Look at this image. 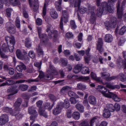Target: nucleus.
<instances>
[{"label": "nucleus", "instance_id": "nucleus-1", "mask_svg": "<svg viewBox=\"0 0 126 126\" xmlns=\"http://www.w3.org/2000/svg\"><path fill=\"white\" fill-rule=\"evenodd\" d=\"M115 1V0H108L107 2L105 1L102 2L101 6L106 11H108L110 13L112 12L114 9Z\"/></svg>", "mask_w": 126, "mask_h": 126}, {"label": "nucleus", "instance_id": "nucleus-2", "mask_svg": "<svg viewBox=\"0 0 126 126\" xmlns=\"http://www.w3.org/2000/svg\"><path fill=\"white\" fill-rule=\"evenodd\" d=\"M81 0H71L70 3L73 6L74 5L75 8L77 7L79 12L81 14H83L85 13H87V9L84 7L80 8Z\"/></svg>", "mask_w": 126, "mask_h": 126}, {"label": "nucleus", "instance_id": "nucleus-3", "mask_svg": "<svg viewBox=\"0 0 126 126\" xmlns=\"http://www.w3.org/2000/svg\"><path fill=\"white\" fill-rule=\"evenodd\" d=\"M62 13L63 16L61 18L60 23V28L61 32H63V21L64 22H67L69 16V14L66 10L63 11Z\"/></svg>", "mask_w": 126, "mask_h": 126}, {"label": "nucleus", "instance_id": "nucleus-4", "mask_svg": "<svg viewBox=\"0 0 126 126\" xmlns=\"http://www.w3.org/2000/svg\"><path fill=\"white\" fill-rule=\"evenodd\" d=\"M5 39L7 44L8 41H9L10 44L12 46H8V50L11 52H13L14 49V46L15 44V40L14 37L12 36H6L5 37Z\"/></svg>", "mask_w": 126, "mask_h": 126}, {"label": "nucleus", "instance_id": "nucleus-5", "mask_svg": "<svg viewBox=\"0 0 126 126\" xmlns=\"http://www.w3.org/2000/svg\"><path fill=\"white\" fill-rule=\"evenodd\" d=\"M6 28L9 32L11 34H14L16 32L15 26L11 22L7 23L6 24Z\"/></svg>", "mask_w": 126, "mask_h": 126}, {"label": "nucleus", "instance_id": "nucleus-6", "mask_svg": "<svg viewBox=\"0 0 126 126\" xmlns=\"http://www.w3.org/2000/svg\"><path fill=\"white\" fill-rule=\"evenodd\" d=\"M97 89L104 96L107 97L109 94V93L110 92L108 91L107 89L106 88L101 85L98 86Z\"/></svg>", "mask_w": 126, "mask_h": 126}, {"label": "nucleus", "instance_id": "nucleus-7", "mask_svg": "<svg viewBox=\"0 0 126 126\" xmlns=\"http://www.w3.org/2000/svg\"><path fill=\"white\" fill-rule=\"evenodd\" d=\"M71 87L68 86H65L63 87L61 90V92L62 94H64L66 91H68V95L70 96H73L75 94V93L70 91Z\"/></svg>", "mask_w": 126, "mask_h": 126}, {"label": "nucleus", "instance_id": "nucleus-8", "mask_svg": "<svg viewBox=\"0 0 126 126\" xmlns=\"http://www.w3.org/2000/svg\"><path fill=\"white\" fill-rule=\"evenodd\" d=\"M103 40L101 38H98L97 43L96 44V49L98 50L99 53H102L104 49L103 46Z\"/></svg>", "mask_w": 126, "mask_h": 126}, {"label": "nucleus", "instance_id": "nucleus-9", "mask_svg": "<svg viewBox=\"0 0 126 126\" xmlns=\"http://www.w3.org/2000/svg\"><path fill=\"white\" fill-rule=\"evenodd\" d=\"M9 120L8 116L6 114H3L0 117V125L2 126L6 123Z\"/></svg>", "mask_w": 126, "mask_h": 126}, {"label": "nucleus", "instance_id": "nucleus-10", "mask_svg": "<svg viewBox=\"0 0 126 126\" xmlns=\"http://www.w3.org/2000/svg\"><path fill=\"white\" fill-rule=\"evenodd\" d=\"M53 28L52 26L50 24H48L47 25V28L46 30V32L47 33L48 36L49 38L51 39L52 36V32L53 30Z\"/></svg>", "mask_w": 126, "mask_h": 126}, {"label": "nucleus", "instance_id": "nucleus-11", "mask_svg": "<svg viewBox=\"0 0 126 126\" xmlns=\"http://www.w3.org/2000/svg\"><path fill=\"white\" fill-rule=\"evenodd\" d=\"M107 97L112 98L113 100L116 102H119L121 100L120 98L118 97L116 94H114L111 92L109 93V94Z\"/></svg>", "mask_w": 126, "mask_h": 126}, {"label": "nucleus", "instance_id": "nucleus-12", "mask_svg": "<svg viewBox=\"0 0 126 126\" xmlns=\"http://www.w3.org/2000/svg\"><path fill=\"white\" fill-rule=\"evenodd\" d=\"M38 112L40 115L43 116L45 118H47L48 117L47 113L44 108H39Z\"/></svg>", "mask_w": 126, "mask_h": 126}, {"label": "nucleus", "instance_id": "nucleus-13", "mask_svg": "<svg viewBox=\"0 0 126 126\" xmlns=\"http://www.w3.org/2000/svg\"><path fill=\"white\" fill-rule=\"evenodd\" d=\"M15 89V87L13 86H12L8 90V92H13V93L10 94L8 96L7 98L9 99H11L12 98V96L14 94H16L17 92V91H14Z\"/></svg>", "mask_w": 126, "mask_h": 126}, {"label": "nucleus", "instance_id": "nucleus-14", "mask_svg": "<svg viewBox=\"0 0 126 126\" xmlns=\"http://www.w3.org/2000/svg\"><path fill=\"white\" fill-rule=\"evenodd\" d=\"M16 53L17 57L20 59L25 60H26L27 58V57L26 58L25 56L22 54L19 50L17 49L16 51Z\"/></svg>", "mask_w": 126, "mask_h": 126}, {"label": "nucleus", "instance_id": "nucleus-15", "mask_svg": "<svg viewBox=\"0 0 126 126\" xmlns=\"http://www.w3.org/2000/svg\"><path fill=\"white\" fill-rule=\"evenodd\" d=\"M19 110H14V111L12 114V115L15 116L16 118L18 120H19L22 118L23 115L20 113L19 111Z\"/></svg>", "mask_w": 126, "mask_h": 126}, {"label": "nucleus", "instance_id": "nucleus-16", "mask_svg": "<svg viewBox=\"0 0 126 126\" xmlns=\"http://www.w3.org/2000/svg\"><path fill=\"white\" fill-rule=\"evenodd\" d=\"M113 37L110 34H108L105 35L104 37V40L105 42L110 43L113 41Z\"/></svg>", "mask_w": 126, "mask_h": 126}, {"label": "nucleus", "instance_id": "nucleus-17", "mask_svg": "<svg viewBox=\"0 0 126 126\" xmlns=\"http://www.w3.org/2000/svg\"><path fill=\"white\" fill-rule=\"evenodd\" d=\"M62 108L59 105H58L56 107L52 110V113L54 115H57L60 113L61 112Z\"/></svg>", "mask_w": 126, "mask_h": 126}, {"label": "nucleus", "instance_id": "nucleus-18", "mask_svg": "<svg viewBox=\"0 0 126 126\" xmlns=\"http://www.w3.org/2000/svg\"><path fill=\"white\" fill-rule=\"evenodd\" d=\"M50 68L48 71V73L52 75H56L57 74V72L56 69L51 65L49 66Z\"/></svg>", "mask_w": 126, "mask_h": 126}, {"label": "nucleus", "instance_id": "nucleus-19", "mask_svg": "<svg viewBox=\"0 0 126 126\" xmlns=\"http://www.w3.org/2000/svg\"><path fill=\"white\" fill-rule=\"evenodd\" d=\"M22 102V100L21 99L19 98L17 99L14 104V106L15 108L14 110H19V107L20 105Z\"/></svg>", "mask_w": 126, "mask_h": 126}, {"label": "nucleus", "instance_id": "nucleus-20", "mask_svg": "<svg viewBox=\"0 0 126 126\" xmlns=\"http://www.w3.org/2000/svg\"><path fill=\"white\" fill-rule=\"evenodd\" d=\"M26 67L25 64L23 63H20V64L17 65L16 67V70L20 72H21L23 70L26 69Z\"/></svg>", "mask_w": 126, "mask_h": 126}, {"label": "nucleus", "instance_id": "nucleus-21", "mask_svg": "<svg viewBox=\"0 0 126 126\" xmlns=\"http://www.w3.org/2000/svg\"><path fill=\"white\" fill-rule=\"evenodd\" d=\"M39 38L43 41V42L46 44L48 41L47 38V36L46 34L43 33L40 35L39 36Z\"/></svg>", "mask_w": 126, "mask_h": 126}, {"label": "nucleus", "instance_id": "nucleus-22", "mask_svg": "<svg viewBox=\"0 0 126 126\" xmlns=\"http://www.w3.org/2000/svg\"><path fill=\"white\" fill-rule=\"evenodd\" d=\"M88 101L89 103L93 105L96 104V101L95 98L93 95L90 96L88 98Z\"/></svg>", "mask_w": 126, "mask_h": 126}, {"label": "nucleus", "instance_id": "nucleus-23", "mask_svg": "<svg viewBox=\"0 0 126 126\" xmlns=\"http://www.w3.org/2000/svg\"><path fill=\"white\" fill-rule=\"evenodd\" d=\"M28 112L30 114L35 115L36 116H37L38 115L37 112L34 110L33 106L30 107L29 108Z\"/></svg>", "mask_w": 126, "mask_h": 126}, {"label": "nucleus", "instance_id": "nucleus-24", "mask_svg": "<svg viewBox=\"0 0 126 126\" xmlns=\"http://www.w3.org/2000/svg\"><path fill=\"white\" fill-rule=\"evenodd\" d=\"M62 0H58V1L55 3V7L57 10L58 11H60L62 9L61 5L62 3Z\"/></svg>", "mask_w": 126, "mask_h": 126}, {"label": "nucleus", "instance_id": "nucleus-25", "mask_svg": "<svg viewBox=\"0 0 126 126\" xmlns=\"http://www.w3.org/2000/svg\"><path fill=\"white\" fill-rule=\"evenodd\" d=\"M50 13L51 17L54 19H56L58 17V15L56 12L53 9L50 10Z\"/></svg>", "mask_w": 126, "mask_h": 126}, {"label": "nucleus", "instance_id": "nucleus-26", "mask_svg": "<svg viewBox=\"0 0 126 126\" xmlns=\"http://www.w3.org/2000/svg\"><path fill=\"white\" fill-rule=\"evenodd\" d=\"M39 81V79H29L28 80H20L17 81L16 82V83H22L24 82L25 81H26L27 82H29V83H30L31 82H37Z\"/></svg>", "mask_w": 126, "mask_h": 126}, {"label": "nucleus", "instance_id": "nucleus-27", "mask_svg": "<svg viewBox=\"0 0 126 126\" xmlns=\"http://www.w3.org/2000/svg\"><path fill=\"white\" fill-rule=\"evenodd\" d=\"M95 7L94 6H88L87 9V13L88 14H91L93 13H94V10Z\"/></svg>", "mask_w": 126, "mask_h": 126}, {"label": "nucleus", "instance_id": "nucleus-28", "mask_svg": "<svg viewBox=\"0 0 126 126\" xmlns=\"http://www.w3.org/2000/svg\"><path fill=\"white\" fill-rule=\"evenodd\" d=\"M101 7H102V8L99 7L96 11V14L98 17H100L101 16L104 11L105 10L101 6Z\"/></svg>", "mask_w": 126, "mask_h": 126}, {"label": "nucleus", "instance_id": "nucleus-29", "mask_svg": "<svg viewBox=\"0 0 126 126\" xmlns=\"http://www.w3.org/2000/svg\"><path fill=\"white\" fill-rule=\"evenodd\" d=\"M110 115V111L107 109H105L103 111V116L105 118H108Z\"/></svg>", "mask_w": 126, "mask_h": 126}, {"label": "nucleus", "instance_id": "nucleus-30", "mask_svg": "<svg viewBox=\"0 0 126 126\" xmlns=\"http://www.w3.org/2000/svg\"><path fill=\"white\" fill-rule=\"evenodd\" d=\"M31 42V40L29 38H26L25 40V46L28 48L31 47L32 43Z\"/></svg>", "mask_w": 126, "mask_h": 126}, {"label": "nucleus", "instance_id": "nucleus-31", "mask_svg": "<svg viewBox=\"0 0 126 126\" xmlns=\"http://www.w3.org/2000/svg\"><path fill=\"white\" fill-rule=\"evenodd\" d=\"M116 18L115 17H113L111 18V21L110 22V25L113 26L110 27V28H114L116 26Z\"/></svg>", "mask_w": 126, "mask_h": 126}, {"label": "nucleus", "instance_id": "nucleus-32", "mask_svg": "<svg viewBox=\"0 0 126 126\" xmlns=\"http://www.w3.org/2000/svg\"><path fill=\"white\" fill-rule=\"evenodd\" d=\"M106 87L110 89H114L115 88L119 89L120 86L118 85H112L110 83H107L106 84Z\"/></svg>", "mask_w": 126, "mask_h": 126}, {"label": "nucleus", "instance_id": "nucleus-33", "mask_svg": "<svg viewBox=\"0 0 126 126\" xmlns=\"http://www.w3.org/2000/svg\"><path fill=\"white\" fill-rule=\"evenodd\" d=\"M48 2L47 1H45V2L44 7L43 8L42 16L43 17L46 14V7L48 5Z\"/></svg>", "mask_w": 126, "mask_h": 126}, {"label": "nucleus", "instance_id": "nucleus-34", "mask_svg": "<svg viewBox=\"0 0 126 126\" xmlns=\"http://www.w3.org/2000/svg\"><path fill=\"white\" fill-rule=\"evenodd\" d=\"M91 16H90V21L91 22L92 24H93L95 22L96 18V17L95 16V13H93L90 14Z\"/></svg>", "mask_w": 126, "mask_h": 126}, {"label": "nucleus", "instance_id": "nucleus-35", "mask_svg": "<svg viewBox=\"0 0 126 126\" xmlns=\"http://www.w3.org/2000/svg\"><path fill=\"white\" fill-rule=\"evenodd\" d=\"M41 45L40 44L38 45L37 48H36L37 52V54L39 55H43V52L41 48Z\"/></svg>", "mask_w": 126, "mask_h": 126}, {"label": "nucleus", "instance_id": "nucleus-36", "mask_svg": "<svg viewBox=\"0 0 126 126\" xmlns=\"http://www.w3.org/2000/svg\"><path fill=\"white\" fill-rule=\"evenodd\" d=\"M76 108L80 112H83L84 111V107L82 105L80 104H77L76 105Z\"/></svg>", "mask_w": 126, "mask_h": 126}, {"label": "nucleus", "instance_id": "nucleus-37", "mask_svg": "<svg viewBox=\"0 0 126 126\" xmlns=\"http://www.w3.org/2000/svg\"><path fill=\"white\" fill-rule=\"evenodd\" d=\"M2 110L4 112L7 113H8L12 114L14 111H13L12 109L9 108L8 107H4L2 108Z\"/></svg>", "mask_w": 126, "mask_h": 126}, {"label": "nucleus", "instance_id": "nucleus-38", "mask_svg": "<svg viewBox=\"0 0 126 126\" xmlns=\"http://www.w3.org/2000/svg\"><path fill=\"white\" fill-rule=\"evenodd\" d=\"M72 117L75 120H78L80 118V114L78 112H75L72 114Z\"/></svg>", "mask_w": 126, "mask_h": 126}, {"label": "nucleus", "instance_id": "nucleus-39", "mask_svg": "<svg viewBox=\"0 0 126 126\" xmlns=\"http://www.w3.org/2000/svg\"><path fill=\"white\" fill-rule=\"evenodd\" d=\"M62 106L66 109L69 107L70 106V104L68 99H65L64 100L63 103L62 105Z\"/></svg>", "mask_w": 126, "mask_h": 126}, {"label": "nucleus", "instance_id": "nucleus-40", "mask_svg": "<svg viewBox=\"0 0 126 126\" xmlns=\"http://www.w3.org/2000/svg\"><path fill=\"white\" fill-rule=\"evenodd\" d=\"M81 71V73L83 74H89L90 72V70L88 68L86 67L82 68Z\"/></svg>", "mask_w": 126, "mask_h": 126}, {"label": "nucleus", "instance_id": "nucleus-41", "mask_svg": "<svg viewBox=\"0 0 126 126\" xmlns=\"http://www.w3.org/2000/svg\"><path fill=\"white\" fill-rule=\"evenodd\" d=\"M118 77L120 80L122 82H124L126 80V77L125 75L123 73H120Z\"/></svg>", "mask_w": 126, "mask_h": 126}, {"label": "nucleus", "instance_id": "nucleus-42", "mask_svg": "<svg viewBox=\"0 0 126 126\" xmlns=\"http://www.w3.org/2000/svg\"><path fill=\"white\" fill-rule=\"evenodd\" d=\"M28 86L26 84H21L19 87V89L23 91L26 90L28 88Z\"/></svg>", "mask_w": 126, "mask_h": 126}, {"label": "nucleus", "instance_id": "nucleus-43", "mask_svg": "<svg viewBox=\"0 0 126 126\" xmlns=\"http://www.w3.org/2000/svg\"><path fill=\"white\" fill-rule=\"evenodd\" d=\"M60 61L62 65L63 66H66L67 64V60L66 58H61Z\"/></svg>", "mask_w": 126, "mask_h": 126}, {"label": "nucleus", "instance_id": "nucleus-44", "mask_svg": "<svg viewBox=\"0 0 126 126\" xmlns=\"http://www.w3.org/2000/svg\"><path fill=\"white\" fill-rule=\"evenodd\" d=\"M123 10L117 11V15L118 19H121L123 16Z\"/></svg>", "mask_w": 126, "mask_h": 126}, {"label": "nucleus", "instance_id": "nucleus-45", "mask_svg": "<svg viewBox=\"0 0 126 126\" xmlns=\"http://www.w3.org/2000/svg\"><path fill=\"white\" fill-rule=\"evenodd\" d=\"M22 76V73H15L13 76L12 77V78L14 79H17L21 78Z\"/></svg>", "mask_w": 126, "mask_h": 126}, {"label": "nucleus", "instance_id": "nucleus-46", "mask_svg": "<svg viewBox=\"0 0 126 126\" xmlns=\"http://www.w3.org/2000/svg\"><path fill=\"white\" fill-rule=\"evenodd\" d=\"M107 107L108 110L110 111L113 112L114 111V106L111 104H108Z\"/></svg>", "mask_w": 126, "mask_h": 126}, {"label": "nucleus", "instance_id": "nucleus-47", "mask_svg": "<svg viewBox=\"0 0 126 126\" xmlns=\"http://www.w3.org/2000/svg\"><path fill=\"white\" fill-rule=\"evenodd\" d=\"M48 98L52 101L55 102L57 100V98L54 95L52 94H50L48 95Z\"/></svg>", "mask_w": 126, "mask_h": 126}, {"label": "nucleus", "instance_id": "nucleus-48", "mask_svg": "<svg viewBox=\"0 0 126 126\" xmlns=\"http://www.w3.org/2000/svg\"><path fill=\"white\" fill-rule=\"evenodd\" d=\"M15 25L16 28L18 29H20V22L18 17H17L16 19Z\"/></svg>", "mask_w": 126, "mask_h": 126}, {"label": "nucleus", "instance_id": "nucleus-49", "mask_svg": "<svg viewBox=\"0 0 126 126\" xmlns=\"http://www.w3.org/2000/svg\"><path fill=\"white\" fill-rule=\"evenodd\" d=\"M102 77L103 78L106 79V80L107 81V79H109V77L110 75L109 74H107V73L106 72H104L101 73Z\"/></svg>", "mask_w": 126, "mask_h": 126}, {"label": "nucleus", "instance_id": "nucleus-50", "mask_svg": "<svg viewBox=\"0 0 126 126\" xmlns=\"http://www.w3.org/2000/svg\"><path fill=\"white\" fill-rule=\"evenodd\" d=\"M126 39L123 37H121L119 39L118 42V45L119 46H121L124 44L126 41Z\"/></svg>", "mask_w": 126, "mask_h": 126}, {"label": "nucleus", "instance_id": "nucleus-51", "mask_svg": "<svg viewBox=\"0 0 126 126\" xmlns=\"http://www.w3.org/2000/svg\"><path fill=\"white\" fill-rule=\"evenodd\" d=\"M70 25L71 28L73 30H75L77 28V26L76 25L75 21L72 20L70 22Z\"/></svg>", "mask_w": 126, "mask_h": 126}, {"label": "nucleus", "instance_id": "nucleus-52", "mask_svg": "<svg viewBox=\"0 0 126 126\" xmlns=\"http://www.w3.org/2000/svg\"><path fill=\"white\" fill-rule=\"evenodd\" d=\"M65 36L67 38H72L73 37L74 35L72 32H69L66 33Z\"/></svg>", "mask_w": 126, "mask_h": 126}, {"label": "nucleus", "instance_id": "nucleus-53", "mask_svg": "<svg viewBox=\"0 0 126 126\" xmlns=\"http://www.w3.org/2000/svg\"><path fill=\"white\" fill-rule=\"evenodd\" d=\"M10 0L11 3H12L14 6L20 4L19 2L17 0Z\"/></svg>", "mask_w": 126, "mask_h": 126}, {"label": "nucleus", "instance_id": "nucleus-54", "mask_svg": "<svg viewBox=\"0 0 126 126\" xmlns=\"http://www.w3.org/2000/svg\"><path fill=\"white\" fill-rule=\"evenodd\" d=\"M110 23L109 21H107L105 23V26L107 30H109L110 29V27L113 26L110 25Z\"/></svg>", "mask_w": 126, "mask_h": 126}, {"label": "nucleus", "instance_id": "nucleus-55", "mask_svg": "<svg viewBox=\"0 0 126 126\" xmlns=\"http://www.w3.org/2000/svg\"><path fill=\"white\" fill-rule=\"evenodd\" d=\"M42 64V62L40 61L39 62H36L34 63V65L35 66L37 67L38 68V70H39L41 69V66Z\"/></svg>", "mask_w": 126, "mask_h": 126}, {"label": "nucleus", "instance_id": "nucleus-56", "mask_svg": "<svg viewBox=\"0 0 126 126\" xmlns=\"http://www.w3.org/2000/svg\"><path fill=\"white\" fill-rule=\"evenodd\" d=\"M8 45H6L5 44H3L2 46V50L4 52H6L8 50Z\"/></svg>", "mask_w": 126, "mask_h": 126}, {"label": "nucleus", "instance_id": "nucleus-57", "mask_svg": "<svg viewBox=\"0 0 126 126\" xmlns=\"http://www.w3.org/2000/svg\"><path fill=\"white\" fill-rule=\"evenodd\" d=\"M126 31V27L123 26L119 32V34L120 35H123Z\"/></svg>", "mask_w": 126, "mask_h": 126}, {"label": "nucleus", "instance_id": "nucleus-58", "mask_svg": "<svg viewBox=\"0 0 126 126\" xmlns=\"http://www.w3.org/2000/svg\"><path fill=\"white\" fill-rule=\"evenodd\" d=\"M98 121L97 118L96 117H94L90 121V126H93V124L95 122Z\"/></svg>", "mask_w": 126, "mask_h": 126}, {"label": "nucleus", "instance_id": "nucleus-59", "mask_svg": "<svg viewBox=\"0 0 126 126\" xmlns=\"http://www.w3.org/2000/svg\"><path fill=\"white\" fill-rule=\"evenodd\" d=\"M77 88L79 89L84 90L86 88V86L81 84L80 83L77 84Z\"/></svg>", "mask_w": 126, "mask_h": 126}, {"label": "nucleus", "instance_id": "nucleus-60", "mask_svg": "<svg viewBox=\"0 0 126 126\" xmlns=\"http://www.w3.org/2000/svg\"><path fill=\"white\" fill-rule=\"evenodd\" d=\"M52 34L53 35V38L56 40L58 37V32L57 31L53 30L52 32Z\"/></svg>", "mask_w": 126, "mask_h": 126}, {"label": "nucleus", "instance_id": "nucleus-61", "mask_svg": "<svg viewBox=\"0 0 126 126\" xmlns=\"http://www.w3.org/2000/svg\"><path fill=\"white\" fill-rule=\"evenodd\" d=\"M114 107V111L116 110L118 111L120 110V107L119 104L116 103L115 104Z\"/></svg>", "mask_w": 126, "mask_h": 126}, {"label": "nucleus", "instance_id": "nucleus-62", "mask_svg": "<svg viewBox=\"0 0 126 126\" xmlns=\"http://www.w3.org/2000/svg\"><path fill=\"white\" fill-rule=\"evenodd\" d=\"M79 126H89L88 122L86 121H82L79 124Z\"/></svg>", "mask_w": 126, "mask_h": 126}, {"label": "nucleus", "instance_id": "nucleus-63", "mask_svg": "<svg viewBox=\"0 0 126 126\" xmlns=\"http://www.w3.org/2000/svg\"><path fill=\"white\" fill-rule=\"evenodd\" d=\"M53 79V76L51 74L47 75L45 76L44 79H45L49 80L52 79Z\"/></svg>", "mask_w": 126, "mask_h": 126}, {"label": "nucleus", "instance_id": "nucleus-64", "mask_svg": "<svg viewBox=\"0 0 126 126\" xmlns=\"http://www.w3.org/2000/svg\"><path fill=\"white\" fill-rule=\"evenodd\" d=\"M91 56H84V59L85 63L88 64L89 63V62L90 60Z\"/></svg>", "mask_w": 126, "mask_h": 126}]
</instances>
